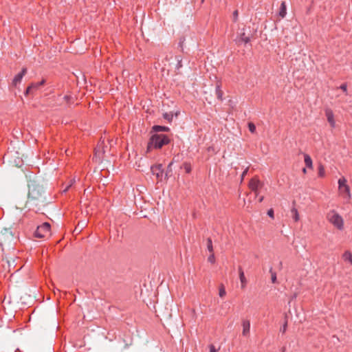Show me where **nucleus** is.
<instances>
[{
  "instance_id": "nucleus-11",
  "label": "nucleus",
  "mask_w": 352,
  "mask_h": 352,
  "mask_svg": "<svg viewBox=\"0 0 352 352\" xmlns=\"http://www.w3.org/2000/svg\"><path fill=\"white\" fill-rule=\"evenodd\" d=\"M27 69L23 68L21 72L16 75L14 78L12 80V85L16 87L18 84H19L21 82L23 77L25 75Z\"/></svg>"
},
{
  "instance_id": "nucleus-32",
  "label": "nucleus",
  "mask_w": 352,
  "mask_h": 352,
  "mask_svg": "<svg viewBox=\"0 0 352 352\" xmlns=\"http://www.w3.org/2000/svg\"><path fill=\"white\" fill-rule=\"evenodd\" d=\"M340 89H342L344 92L346 93V94H347V85L346 84L344 83V84H342L340 87Z\"/></svg>"
},
{
  "instance_id": "nucleus-26",
  "label": "nucleus",
  "mask_w": 352,
  "mask_h": 352,
  "mask_svg": "<svg viewBox=\"0 0 352 352\" xmlns=\"http://www.w3.org/2000/svg\"><path fill=\"white\" fill-rule=\"evenodd\" d=\"M63 100H64V102L65 104H69L70 103V101L71 100H72V98L71 96L69 95H65L63 97Z\"/></svg>"
},
{
  "instance_id": "nucleus-7",
  "label": "nucleus",
  "mask_w": 352,
  "mask_h": 352,
  "mask_svg": "<svg viewBox=\"0 0 352 352\" xmlns=\"http://www.w3.org/2000/svg\"><path fill=\"white\" fill-rule=\"evenodd\" d=\"M45 83V80L43 79L41 81L38 82H33L26 89L25 94L28 95L30 94H32L34 90H37L39 89L41 86L44 85Z\"/></svg>"
},
{
  "instance_id": "nucleus-20",
  "label": "nucleus",
  "mask_w": 352,
  "mask_h": 352,
  "mask_svg": "<svg viewBox=\"0 0 352 352\" xmlns=\"http://www.w3.org/2000/svg\"><path fill=\"white\" fill-rule=\"evenodd\" d=\"M173 164V162L169 163L167 167V170L166 172V177H168L171 175L172 173V165Z\"/></svg>"
},
{
  "instance_id": "nucleus-37",
  "label": "nucleus",
  "mask_w": 352,
  "mask_h": 352,
  "mask_svg": "<svg viewBox=\"0 0 352 352\" xmlns=\"http://www.w3.org/2000/svg\"><path fill=\"white\" fill-rule=\"evenodd\" d=\"M267 214H268L269 217H270L272 218H274V210H273V209H270L267 211Z\"/></svg>"
},
{
  "instance_id": "nucleus-19",
  "label": "nucleus",
  "mask_w": 352,
  "mask_h": 352,
  "mask_svg": "<svg viewBox=\"0 0 352 352\" xmlns=\"http://www.w3.org/2000/svg\"><path fill=\"white\" fill-rule=\"evenodd\" d=\"M226 289H225V287L223 285H221L220 287H219V295L220 297L223 298L226 296Z\"/></svg>"
},
{
  "instance_id": "nucleus-10",
  "label": "nucleus",
  "mask_w": 352,
  "mask_h": 352,
  "mask_svg": "<svg viewBox=\"0 0 352 352\" xmlns=\"http://www.w3.org/2000/svg\"><path fill=\"white\" fill-rule=\"evenodd\" d=\"M325 116L327 117V121L331 125L332 128H334L336 126V121L334 119V115L332 111V110L328 109L325 111Z\"/></svg>"
},
{
  "instance_id": "nucleus-33",
  "label": "nucleus",
  "mask_w": 352,
  "mask_h": 352,
  "mask_svg": "<svg viewBox=\"0 0 352 352\" xmlns=\"http://www.w3.org/2000/svg\"><path fill=\"white\" fill-rule=\"evenodd\" d=\"M249 170V167H246L245 169L243 170V172L241 174V181L243 180L245 176L247 175Z\"/></svg>"
},
{
  "instance_id": "nucleus-5",
  "label": "nucleus",
  "mask_w": 352,
  "mask_h": 352,
  "mask_svg": "<svg viewBox=\"0 0 352 352\" xmlns=\"http://www.w3.org/2000/svg\"><path fill=\"white\" fill-rule=\"evenodd\" d=\"M50 235V225L49 223H43L37 227L34 236L37 238H44Z\"/></svg>"
},
{
  "instance_id": "nucleus-3",
  "label": "nucleus",
  "mask_w": 352,
  "mask_h": 352,
  "mask_svg": "<svg viewBox=\"0 0 352 352\" xmlns=\"http://www.w3.org/2000/svg\"><path fill=\"white\" fill-rule=\"evenodd\" d=\"M327 219L338 230L342 231L344 230V219L336 210H329L327 214Z\"/></svg>"
},
{
  "instance_id": "nucleus-40",
  "label": "nucleus",
  "mask_w": 352,
  "mask_h": 352,
  "mask_svg": "<svg viewBox=\"0 0 352 352\" xmlns=\"http://www.w3.org/2000/svg\"><path fill=\"white\" fill-rule=\"evenodd\" d=\"M302 172H303L304 173H307V170H306V168H304L302 169Z\"/></svg>"
},
{
  "instance_id": "nucleus-34",
  "label": "nucleus",
  "mask_w": 352,
  "mask_h": 352,
  "mask_svg": "<svg viewBox=\"0 0 352 352\" xmlns=\"http://www.w3.org/2000/svg\"><path fill=\"white\" fill-rule=\"evenodd\" d=\"M164 118L165 119L168 120V121H171L173 116L171 115L168 114V113H165L164 115Z\"/></svg>"
},
{
  "instance_id": "nucleus-8",
  "label": "nucleus",
  "mask_w": 352,
  "mask_h": 352,
  "mask_svg": "<svg viewBox=\"0 0 352 352\" xmlns=\"http://www.w3.org/2000/svg\"><path fill=\"white\" fill-rule=\"evenodd\" d=\"M151 172L157 178L162 177L164 173V169L162 164H157L152 166L151 168Z\"/></svg>"
},
{
  "instance_id": "nucleus-25",
  "label": "nucleus",
  "mask_w": 352,
  "mask_h": 352,
  "mask_svg": "<svg viewBox=\"0 0 352 352\" xmlns=\"http://www.w3.org/2000/svg\"><path fill=\"white\" fill-rule=\"evenodd\" d=\"M184 168L186 173H190L191 172V166L188 163L184 164Z\"/></svg>"
},
{
  "instance_id": "nucleus-12",
  "label": "nucleus",
  "mask_w": 352,
  "mask_h": 352,
  "mask_svg": "<svg viewBox=\"0 0 352 352\" xmlns=\"http://www.w3.org/2000/svg\"><path fill=\"white\" fill-rule=\"evenodd\" d=\"M342 258L345 263H348L352 265V252L351 251H344L342 255Z\"/></svg>"
},
{
  "instance_id": "nucleus-30",
  "label": "nucleus",
  "mask_w": 352,
  "mask_h": 352,
  "mask_svg": "<svg viewBox=\"0 0 352 352\" xmlns=\"http://www.w3.org/2000/svg\"><path fill=\"white\" fill-rule=\"evenodd\" d=\"M176 59L177 60V64L176 67H177V69H179V68H181L182 67V58L179 56H177Z\"/></svg>"
},
{
  "instance_id": "nucleus-39",
  "label": "nucleus",
  "mask_w": 352,
  "mask_h": 352,
  "mask_svg": "<svg viewBox=\"0 0 352 352\" xmlns=\"http://www.w3.org/2000/svg\"><path fill=\"white\" fill-rule=\"evenodd\" d=\"M263 196H261V197H260L258 198V201H259V202H262V201H263Z\"/></svg>"
},
{
  "instance_id": "nucleus-18",
  "label": "nucleus",
  "mask_w": 352,
  "mask_h": 352,
  "mask_svg": "<svg viewBox=\"0 0 352 352\" xmlns=\"http://www.w3.org/2000/svg\"><path fill=\"white\" fill-rule=\"evenodd\" d=\"M216 95L218 99L223 100V91L221 89L220 85H217L216 86Z\"/></svg>"
},
{
  "instance_id": "nucleus-35",
  "label": "nucleus",
  "mask_w": 352,
  "mask_h": 352,
  "mask_svg": "<svg viewBox=\"0 0 352 352\" xmlns=\"http://www.w3.org/2000/svg\"><path fill=\"white\" fill-rule=\"evenodd\" d=\"M208 261L213 263L215 261V258H214V254H211L208 258Z\"/></svg>"
},
{
  "instance_id": "nucleus-6",
  "label": "nucleus",
  "mask_w": 352,
  "mask_h": 352,
  "mask_svg": "<svg viewBox=\"0 0 352 352\" xmlns=\"http://www.w3.org/2000/svg\"><path fill=\"white\" fill-rule=\"evenodd\" d=\"M261 186L262 183L257 177L251 179L249 182V188L254 192L256 196L258 195V189L261 188Z\"/></svg>"
},
{
  "instance_id": "nucleus-9",
  "label": "nucleus",
  "mask_w": 352,
  "mask_h": 352,
  "mask_svg": "<svg viewBox=\"0 0 352 352\" xmlns=\"http://www.w3.org/2000/svg\"><path fill=\"white\" fill-rule=\"evenodd\" d=\"M242 334L243 336L248 337L250 335V322L248 319L242 320Z\"/></svg>"
},
{
  "instance_id": "nucleus-1",
  "label": "nucleus",
  "mask_w": 352,
  "mask_h": 352,
  "mask_svg": "<svg viewBox=\"0 0 352 352\" xmlns=\"http://www.w3.org/2000/svg\"><path fill=\"white\" fill-rule=\"evenodd\" d=\"M42 197V188L35 184L29 185V192L28 197L27 204L31 206H36L38 202Z\"/></svg>"
},
{
  "instance_id": "nucleus-36",
  "label": "nucleus",
  "mask_w": 352,
  "mask_h": 352,
  "mask_svg": "<svg viewBox=\"0 0 352 352\" xmlns=\"http://www.w3.org/2000/svg\"><path fill=\"white\" fill-rule=\"evenodd\" d=\"M287 322H285V324H283V326L281 327L280 331H282L284 333L287 330Z\"/></svg>"
},
{
  "instance_id": "nucleus-28",
  "label": "nucleus",
  "mask_w": 352,
  "mask_h": 352,
  "mask_svg": "<svg viewBox=\"0 0 352 352\" xmlns=\"http://www.w3.org/2000/svg\"><path fill=\"white\" fill-rule=\"evenodd\" d=\"M248 129H249L251 133H254L256 131V126H255V125H254L253 123H252V122H250V123L248 124Z\"/></svg>"
},
{
  "instance_id": "nucleus-38",
  "label": "nucleus",
  "mask_w": 352,
  "mask_h": 352,
  "mask_svg": "<svg viewBox=\"0 0 352 352\" xmlns=\"http://www.w3.org/2000/svg\"><path fill=\"white\" fill-rule=\"evenodd\" d=\"M210 352H217V350L215 349L214 346L213 344H210L209 346Z\"/></svg>"
},
{
  "instance_id": "nucleus-2",
  "label": "nucleus",
  "mask_w": 352,
  "mask_h": 352,
  "mask_svg": "<svg viewBox=\"0 0 352 352\" xmlns=\"http://www.w3.org/2000/svg\"><path fill=\"white\" fill-rule=\"evenodd\" d=\"M169 142L170 139L167 135L164 134H154L151 136L148 144L147 151H149L152 148H161Z\"/></svg>"
},
{
  "instance_id": "nucleus-23",
  "label": "nucleus",
  "mask_w": 352,
  "mask_h": 352,
  "mask_svg": "<svg viewBox=\"0 0 352 352\" xmlns=\"http://www.w3.org/2000/svg\"><path fill=\"white\" fill-rule=\"evenodd\" d=\"M318 175L321 177L324 176V168L322 165H320L318 167Z\"/></svg>"
},
{
  "instance_id": "nucleus-22",
  "label": "nucleus",
  "mask_w": 352,
  "mask_h": 352,
  "mask_svg": "<svg viewBox=\"0 0 352 352\" xmlns=\"http://www.w3.org/2000/svg\"><path fill=\"white\" fill-rule=\"evenodd\" d=\"M207 248L210 252H212L213 251V247H212V242L211 239H208L207 240Z\"/></svg>"
},
{
  "instance_id": "nucleus-21",
  "label": "nucleus",
  "mask_w": 352,
  "mask_h": 352,
  "mask_svg": "<svg viewBox=\"0 0 352 352\" xmlns=\"http://www.w3.org/2000/svg\"><path fill=\"white\" fill-rule=\"evenodd\" d=\"M76 182V179L75 178H73L69 182V184L66 186V188L63 190V192H66L69 188Z\"/></svg>"
},
{
  "instance_id": "nucleus-31",
  "label": "nucleus",
  "mask_w": 352,
  "mask_h": 352,
  "mask_svg": "<svg viewBox=\"0 0 352 352\" xmlns=\"http://www.w3.org/2000/svg\"><path fill=\"white\" fill-rule=\"evenodd\" d=\"M239 12L238 10H234L232 14L233 21L236 22L238 20Z\"/></svg>"
},
{
  "instance_id": "nucleus-17",
  "label": "nucleus",
  "mask_w": 352,
  "mask_h": 352,
  "mask_svg": "<svg viewBox=\"0 0 352 352\" xmlns=\"http://www.w3.org/2000/svg\"><path fill=\"white\" fill-rule=\"evenodd\" d=\"M291 212L292 214V218L294 220V221H298L300 219V217L297 209L296 208H292Z\"/></svg>"
},
{
  "instance_id": "nucleus-29",
  "label": "nucleus",
  "mask_w": 352,
  "mask_h": 352,
  "mask_svg": "<svg viewBox=\"0 0 352 352\" xmlns=\"http://www.w3.org/2000/svg\"><path fill=\"white\" fill-rule=\"evenodd\" d=\"M241 40L245 43H248L250 41V38L248 36H245L244 34H243Z\"/></svg>"
},
{
  "instance_id": "nucleus-13",
  "label": "nucleus",
  "mask_w": 352,
  "mask_h": 352,
  "mask_svg": "<svg viewBox=\"0 0 352 352\" xmlns=\"http://www.w3.org/2000/svg\"><path fill=\"white\" fill-rule=\"evenodd\" d=\"M239 278L241 281V287L242 289L245 288L247 283L246 278L245 277V274L243 272V270L241 267L239 268Z\"/></svg>"
},
{
  "instance_id": "nucleus-24",
  "label": "nucleus",
  "mask_w": 352,
  "mask_h": 352,
  "mask_svg": "<svg viewBox=\"0 0 352 352\" xmlns=\"http://www.w3.org/2000/svg\"><path fill=\"white\" fill-rule=\"evenodd\" d=\"M6 234H10V236L11 238H12V232H8V230H6V232L5 234H2L0 236V241H1V244H2L3 242H6L5 241V235Z\"/></svg>"
},
{
  "instance_id": "nucleus-41",
  "label": "nucleus",
  "mask_w": 352,
  "mask_h": 352,
  "mask_svg": "<svg viewBox=\"0 0 352 352\" xmlns=\"http://www.w3.org/2000/svg\"><path fill=\"white\" fill-rule=\"evenodd\" d=\"M204 0H201V2H204Z\"/></svg>"
},
{
  "instance_id": "nucleus-27",
  "label": "nucleus",
  "mask_w": 352,
  "mask_h": 352,
  "mask_svg": "<svg viewBox=\"0 0 352 352\" xmlns=\"http://www.w3.org/2000/svg\"><path fill=\"white\" fill-rule=\"evenodd\" d=\"M270 272L271 273L272 282L273 283H276V272H273L272 269H270Z\"/></svg>"
},
{
  "instance_id": "nucleus-15",
  "label": "nucleus",
  "mask_w": 352,
  "mask_h": 352,
  "mask_svg": "<svg viewBox=\"0 0 352 352\" xmlns=\"http://www.w3.org/2000/svg\"><path fill=\"white\" fill-rule=\"evenodd\" d=\"M287 8L285 2L283 1L281 3L280 10H279V16L282 18H284L287 14Z\"/></svg>"
},
{
  "instance_id": "nucleus-4",
  "label": "nucleus",
  "mask_w": 352,
  "mask_h": 352,
  "mask_svg": "<svg viewBox=\"0 0 352 352\" xmlns=\"http://www.w3.org/2000/svg\"><path fill=\"white\" fill-rule=\"evenodd\" d=\"M338 184L339 195L344 199V203L349 204L351 199V193L346 179L344 177H340Z\"/></svg>"
},
{
  "instance_id": "nucleus-14",
  "label": "nucleus",
  "mask_w": 352,
  "mask_h": 352,
  "mask_svg": "<svg viewBox=\"0 0 352 352\" xmlns=\"http://www.w3.org/2000/svg\"><path fill=\"white\" fill-rule=\"evenodd\" d=\"M304 161H305V164L307 168H313L312 160L309 155H307V154L304 155Z\"/></svg>"
},
{
  "instance_id": "nucleus-16",
  "label": "nucleus",
  "mask_w": 352,
  "mask_h": 352,
  "mask_svg": "<svg viewBox=\"0 0 352 352\" xmlns=\"http://www.w3.org/2000/svg\"><path fill=\"white\" fill-rule=\"evenodd\" d=\"M153 130L155 132L168 131H169V128L164 126L155 125L153 126Z\"/></svg>"
}]
</instances>
